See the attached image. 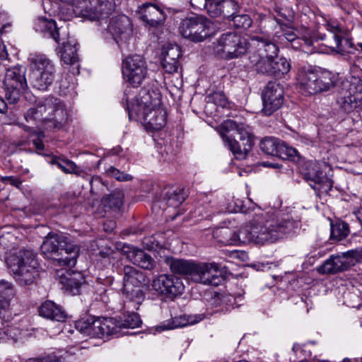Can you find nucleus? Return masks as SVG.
<instances>
[{"label": "nucleus", "instance_id": "1", "mask_svg": "<svg viewBox=\"0 0 362 362\" xmlns=\"http://www.w3.org/2000/svg\"><path fill=\"white\" fill-rule=\"evenodd\" d=\"M297 225L293 220L279 218L273 212H261L255 215L249 226L238 231L237 237L243 243L263 245L290 234Z\"/></svg>", "mask_w": 362, "mask_h": 362}, {"label": "nucleus", "instance_id": "2", "mask_svg": "<svg viewBox=\"0 0 362 362\" xmlns=\"http://www.w3.org/2000/svg\"><path fill=\"white\" fill-rule=\"evenodd\" d=\"M165 262L173 274L185 276L195 283L217 286L225 280L216 263L196 262L173 257H166Z\"/></svg>", "mask_w": 362, "mask_h": 362}, {"label": "nucleus", "instance_id": "3", "mask_svg": "<svg viewBox=\"0 0 362 362\" xmlns=\"http://www.w3.org/2000/svg\"><path fill=\"white\" fill-rule=\"evenodd\" d=\"M42 252L55 267H73L79 255V247L62 233H49L40 247Z\"/></svg>", "mask_w": 362, "mask_h": 362}, {"label": "nucleus", "instance_id": "4", "mask_svg": "<svg viewBox=\"0 0 362 362\" xmlns=\"http://www.w3.org/2000/svg\"><path fill=\"white\" fill-rule=\"evenodd\" d=\"M6 264L21 286L33 284L39 276L37 253L32 249L11 252L6 258Z\"/></svg>", "mask_w": 362, "mask_h": 362}, {"label": "nucleus", "instance_id": "5", "mask_svg": "<svg viewBox=\"0 0 362 362\" xmlns=\"http://www.w3.org/2000/svg\"><path fill=\"white\" fill-rule=\"evenodd\" d=\"M297 81L300 89L315 95L328 92L335 88L338 75L326 69L316 70L311 67H303L298 72Z\"/></svg>", "mask_w": 362, "mask_h": 362}, {"label": "nucleus", "instance_id": "6", "mask_svg": "<svg viewBox=\"0 0 362 362\" xmlns=\"http://www.w3.org/2000/svg\"><path fill=\"white\" fill-rule=\"evenodd\" d=\"M73 11L76 16L90 21L107 19L115 9V0H74Z\"/></svg>", "mask_w": 362, "mask_h": 362}, {"label": "nucleus", "instance_id": "7", "mask_svg": "<svg viewBox=\"0 0 362 362\" xmlns=\"http://www.w3.org/2000/svg\"><path fill=\"white\" fill-rule=\"evenodd\" d=\"M25 74L26 68L23 66H16L6 70L3 81V88L5 91V98L9 104L16 103L28 88Z\"/></svg>", "mask_w": 362, "mask_h": 362}, {"label": "nucleus", "instance_id": "8", "mask_svg": "<svg viewBox=\"0 0 362 362\" xmlns=\"http://www.w3.org/2000/svg\"><path fill=\"white\" fill-rule=\"evenodd\" d=\"M54 77V66L49 59L39 55L33 59L29 81L34 88L47 90L52 84Z\"/></svg>", "mask_w": 362, "mask_h": 362}, {"label": "nucleus", "instance_id": "9", "mask_svg": "<svg viewBox=\"0 0 362 362\" xmlns=\"http://www.w3.org/2000/svg\"><path fill=\"white\" fill-rule=\"evenodd\" d=\"M360 262H362V250H349L340 255H332L317 268V272L321 274H335L349 270Z\"/></svg>", "mask_w": 362, "mask_h": 362}, {"label": "nucleus", "instance_id": "10", "mask_svg": "<svg viewBox=\"0 0 362 362\" xmlns=\"http://www.w3.org/2000/svg\"><path fill=\"white\" fill-rule=\"evenodd\" d=\"M360 262H362V250H349L340 255H332L317 268V272L321 274H335L349 270Z\"/></svg>", "mask_w": 362, "mask_h": 362}, {"label": "nucleus", "instance_id": "11", "mask_svg": "<svg viewBox=\"0 0 362 362\" xmlns=\"http://www.w3.org/2000/svg\"><path fill=\"white\" fill-rule=\"evenodd\" d=\"M250 46L248 39L233 32L222 34L218 40V52L226 59L241 57L247 52Z\"/></svg>", "mask_w": 362, "mask_h": 362}, {"label": "nucleus", "instance_id": "12", "mask_svg": "<svg viewBox=\"0 0 362 362\" xmlns=\"http://www.w3.org/2000/svg\"><path fill=\"white\" fill-rule=\"evenodd\" d=\"M112 317L95 318L88 317L76 322V328L82 334L90 337L103 338L116 335L117 326Z\"/></svg>", "mask_w": 362, "mask_h": 362}, {"label": "nucleus", "instance_id": "13", "mask_svg": "<svg viewBox=\"0 0 362 362\" xmlns=\"http://www.w3.org/2000/svg\"><path fill=\"white\" fill-rule=\"evenodd\" d=\"M38 26L41 30L49 33L59 47V53L61 60L64 64L74 65L78 62V57L77 54L76 44H71L69 41H65L64 39H61L59 30L57 28L56 23L53 20L47 21L46 19H40Z\"/></svg>", "mask_w": 362, "mask_h": 362}, {"label": "nucleus", "instance_id": "14", "mask_svg": "<svg viewBox=\"0 0 362 362\" xmlns=\"http://www.w3.org/2000/svg\"><path fill=\"white\" fill-rule=\"evenodd\" d=\"M210 22L202 15L192 14L180 22L179 30L182 36L189 40L202 42L209 34Z\"/></svg>", "mask_w": 362, "mask_h": 362}, {"label": "nucleus", "instance_id": "15", "mask_svg": "<svg viewBox=\"0 0 362 362\" xmlns=\"http://www.w3.org/2000/svg\"><path fill=\"white\" fill-rule=\"evenodd\" d=\"M303 178L319 193H327L332 188L333 182L315 161H306L300 168Z\"/></svg>", "mask_w": 362, "mask_h": 362}, {"label": "nucleus", "instance_id": "16", "mask_svg": "<svg viewBox=\"0 0 362 362\" xmlns=\"http://www.w3.org/2000/svg\"><path fill=\"white\" fill-rule=\"evenodd\" d=\"M162 103V95L158 88H142L139 93L136 104L127 103V110L129 119L139 116L141 111H148L152 108L160 107Z\"/></svg>", "mask_w": 362, "mask_h": 362}, {"label": "nucleus", "instance_id": "17", "mask_svg": "<svg viewBox=\"0 0 362 362\" xmlns=\"http://www.w3.org/2000/svg\"><path fill=\"white\" fill-rule=\"evenodd\" d=\"M124 78L133 87H138L146 78L148 67L143 57L134 54L126 57L122 62Z\"/></svg>", "mask_w": 362, "mask_h": 362}, {"label": "nucleus", "instance_id": "18", "mask_svg": "<svg viewBox=\"0 0 362 362\" xmlns=\"http://www.w3.org/2000/svg\"><path fill=\"white\" fill-rule=\"evenodd\" d=\"M153 288L160 295L173 300L185 289L181 279L173 274H161L153 280Z\"/></svg>", "mask_w": 362, "mask_h": 362}, {"label": "nucleus", "instance_id": "19", "mask_svg": "<svg viewBox=\"0 0 362 362\" xmlns=\"http://www.w3.org/2000/svg\"><path fill=\"white\" fill-rule=\"evenodd\" d=\"M164 8V6L159 2L149 1L139 6L136 13L145 26L156 28L162 26L166 21L167 15Z\"/></svg>", "mask_w": 362, "mask_h": 362}, {"label": "nucleus", "instance_id": "20", "mask_svg": "<svg viewBox=\"0 0 362 362\" xmlns=\"http://www.w3.org/2000/svg\"><path fill=\"white\" fill-rule=\"evenodd\" d=\"M344 34L341 36L334 35V40L328 42L327 46L332 51L341 54L344 59L347 60L351 68H356L362 63V56L358 49L354 47L352 39L344 37Z\"/></svg>", "mask_w": 362, "mask_h": 362}, {"label": "nucleus", "instance_id": "21", "mask_svg": "<svg viewBox=\"0 0 362 362\" xmlns=\"http://www.w3.org/2000/svg\"><path fill=\"white\" fill-rule=\"evenodd\" d=\"M284 88L276 82L269 81L262 92V113L270 116L278 110L284 103Z\"/></svg>", "mask_w": 362, "mask_h": 362}, {"label": "nucleus", "instance_id": "22", "mask_svg": "<svg viewBox=\"0 0 362 362\" xmlns=\"http://www.w3.org/2000/svg\"><path fill=\"white\" fill-rule=\"evenodd\" d=\"M107 31L119 47L126 46L132 35V25L127 16L113 17L110 21Z\"/></svg>", "mask_w": 362, "mask_h": 362}, {"label": "nucleus", "instance_id": "23", "mask_svg": "<svg viewBox=\"0 0 362 362\" xmlns=\"http://www.w3.org/2000/svg\"><path fill=\"white\" fill-rule=\"evenodd\" d=\"M223 128L226 131H236L235 135L233 137H237L241 143H243V149H239L238 154V159H245L250 151L254 144L253 136L243 127L233 120H227L223 123Z\"/></svg>", "mask_w": 362, "mask_h": 362}, {"label": "nucleus", "instance_id": "24", "mask_svg": "<svg viewBox=\"0 0 362 362\" xmlns=\"http://www.w3.org/2000/svg\"><path fill=\"white\" fill-rule=\"evenodd\" d=\"M209 4V16L216 18L223 16L229 21L239 12L238 3L235 0H214Z\"/></svg>", "mask_w": 362, "mask_h": 362}, {"label": "nucleus", "instance_id": "25", "mask_svg": "<svg viewBox=\"0 0 362 362\" xmlns=\"http://www.w3.org/2000/svg\"><path fill=\"white\" fill-rule=\"evenodd\" d=\"M66 274L59 275L60 282L71 295L80 294L81 289L85 285L84 276L81 272L66 270Z\"/></svg>", "mask_w": 362, "mask_h": 362}, {"label": "nucleus", "instance_id": "26", "mask_svg": "<svg viewBox=\"0 0 362 362\" xmlns=\"http://www.w3.org/2000/svg\"><path fill=\"white\" fill-rule=\"evenodd\" d=\"M136 117L143 118L144 121L156 131L164 127L167 122L166 112L160 107L141 111L139 116H134V118Z\"/></svg>", "mask_w": 362, "mask_h": 362}, {"label": "nucleus", "instance_id": "27", "mask_svg": "<svg viewBox=\"0 0 362 362\" xmlns=\"http://www.w3.org/2000/svg\"><path fill=\"white\" fill-rule=\"evenodd\" d=\"M71 121L69 112L61 102L48 121L46 129L56 131L65 128Z\"/></svg>", "mask_w": 362, "mask_h": 362}, {"label": "nucleus", "instance_id": "28", "mask_svg": "<svg viewBox=\"0 0 362 362\" xmlns=\"http://www.w3.org/2000/svg\"><path fill=\"white\" fill-rule=\"evenodd\" d=\"M206 317L204 313L195 315H181L173 317L170 322L166 325H160L157 327V330L163 331L165 329H172L187 325H194L203 320Z\"/></svg>", "mask_w": 362, "mask_h": 362}, {"label": "nucleus", "instance_id": "29", "mask_svg": "<svg viewBox=\"0 0 362 362\" xmlns=\"http://www.w3.org/2000/svg\"><path fill=\"white\" fill-rule=\"evenodd\" d=\"M39 314L45 318L58 322H64L66 318L64 310L51 300H46L40 306Z\"/></svg>", "mask_w": 362, "mask_h": 362}, {"label": "nucleus", "instance_id": "30", "mask_svg": "<svg viewBox=\"0 0 362 362\" xmlns=\"http://www.w3.org/2000/svg\"><path fill=\"white\" fill-rule=\"evenodd\" d=\"M122 291L126 299L124 308L138 310L145 300L144 291L140 287L122 288Z\"/></svg>", "mask_w": 362, "mask_h": 362}, {"label": "nucleus", "instance_id": "31", "mask_svg": "<svg viewBox=\"0 0 362 362\" xmlns=\"http://www.w3.org/2000/svg\"><path fill=\"white\" fill-rule=\"evenodd\" d=\"M253 43L257 42L258 51L260 52L258 57L276 58L279 49V47L267 37L255 36L252 39Z\"/></svg>", "mask_w": 362, "mask_h": 362}, {"label": "nucleus", "instance_id": "32", "mask_svg": "<svg viewBox=\"0 0 362 362\" xmlns=\"http://www.w3.org/2000/svg\"><path fill=\"white\" fill-rule=\"evenodd\" d=\"M123 274L122 288L140 287L146 282L144 274L132 266H125L123 268Z\"/></svg>", "mask_w": 362, "mask_h": 362}, {"label": "nucleus", "instance_id": "33", "mask_svg": "<svg viewBox=\"0 0 362 362\" xmlns=\"http://www.w3.org/2000/svg\"><path fill=\"white\" fill-rule=\"evenodd\" d=\"M114 322L117 326L115 334H118L122 329H134L141 326L142 321L138 313L127 311L118 317L114 318Z\"/></svg>", "mask_w": 362, "mask_h": 362}, {"label": "nucleus", "instance_id": "34", "mask_svg": "<svg viewBox=\"0 0 362 362\" xmlns=\"http://www.w3.org/2000/svg\"><path fill=\"white\" fill-rule=\"evenodd\" d=\"M128 257L134 264L144 269H153L156 265V262L151 256L143 250L133 249L129 253Z\"/></svg>", "mask_w": 362, "mask_h": 362}, {"label": "nucleus", "instance_id": "35", "mask_svg": "<svg viewBox=\"0 0 362 362\" xmlns=\"http://www.w3.org/2000/svg\"><path fill=\"white\" fill-rule=\"evenodd\" d=\"M45 107V99L39 101L35 107H30L24 115L26 122H41L46 128L47 124V116Z\"/></svg>", "mask_w": 362, "mask_h": 362}, {"label": "nucleus", "instance_id": "36", "mask_svg": "<svg viewBox=\"0 0 362 362\" xmlns=\"http://www.w3.org/2000/svg\"><path fill=\"white\" fill-rule=\"evenodd\" d=\"M124 194L120 191H114L110 194L104 196L101 199V204L105 211H111L117 212L123 205Z\"/></svg>", "mask_w": 362, "mask_h": 362}, {"label": "nucleus", "instance_id": "37", "mask_svg": "<svg viewBox=\"0 0 362 362\" xmlns=\"http://www.w3.org/2000/svg\"><path fill=\"white\" fill-rule=\"evenodd\" d=\"M251 64L255 66V71L258 74L273 76V59L258 57L252 54L249 57Z\"/></svg>", "mask_w": 362, "mask_h": 362}, {"label": "nucleus", "instance_id": "38", "mask_svg": "<svg viewBox=\"0 0 362 362\" xmlns=\"http://www.w3.org/2000/svg\"><path fill=\"white\" fill-rule=\"evenodd\" d=\"M186 197L183 189H170L163 194V202L168 206L177 207L185 200Z\"/></svg>", "mask_w": 362, "mask_h": 362}, {"label": "nucleus", "instance_id": "39", "mask_svg": "<svg viewBox=\"0 0 362 362\" xmlns=\"http://www.w3.org/2000/svg\"><path fill=\"white\" fill-rule=\"evenodd\" d=\"M13 285L6 280H0V308L6 309L15 296Z\"/></svg>", "mask_w": 362, "mask_h": 362}, {"label": "nucleus", "instance_id": "40", "mask_svg": "<svg viewBox=\"0 0 362 362\" xmlns=\"http://www.w3.org/2000/svg\"><path fill=\"white\" fill-rule=\"evenodd\" d=\"M350 233L349 224L341 220H337L335 223H331L330 238L335 240H341L346 238Z\"/></svg>", "mask_w": 362, "mask_h": 362}, {"label": "nucleus", "instance_id": "41", "mask_svg": "<svg viewBox=\"0 0 362 362\" xmlns=\"http://www.w3.org/2000/svg\"><path fill=\"white\" fill-rule=\"evenodd\" d=\"M337 103L344 112L347 113L354 111V110L362 105V103L358 101V98L351 95L349 93L343 96L339 97Z\"/></svg>", "mask_w": 362, "mask_h": 362}, {"label": "nucleus", "instance_id": "42", "mask_svg": "<svg viewBox=\"0 0 362 362\" xmlns=\"http://www.w3.org/2000/svg\"><path fill=\"white\" fill-rule=\"evenodd\" d=\"M290 62L284 57L273 58V76L282 78L291 70Z\"/></svg>", "mask_w": 362, "mask_h": 362}, {"label": "nucleus", "instance_id": "43", "mask_svg": "<svg viewBox=\"0 0 362 362\" xmlns=\"http://www.w3.org/2000/svg\"><path fill=\"white\" fill-rule=\"evenodd\" d=\"M230 25L235 29L247 30L252 25V19L246 13H235L229 21Z\"/></svg>", "mask_w": 362, "mask_h": 362}, {"label": "nucleus", "instance_id": "44", "mask_svg": "<svg viewBox=\"0 0 362 362\" xmlns=\"http://www.w3.org/2000/svg\"><path fill=\"white\" fill-rule=\"evenodd\" d=\"M279 141L275 137H265L261 140L259 148L265 154L276 156Z\"/></svg>", "mask_w": 362, "mask_h": 362}, {"label": "nucleus", "instance_id": "45", "mask_svg": "<svg viewBox=\"0 0 362 362\" xmlns=\"http://www.w3.org/2000/svg\"><path fill=\"white\" fill-rule=\"evenodd\" d=\"M277 151L278 153L276 156L282 160H295L296 158L298 156V152L294 148L289 146L286 142L281 140L279 141Z\"/></svg>", "mask_w": 362, "mask_h": 362}, {"label": "nucleus", "instance_id": "46", "mask_svg": "<svg viewBox=\"0 0 362 362\" xmlns=\"http://www.w3.org/2000/svg\"><path fill=\"white\" fill-rule=\"evenodd\" d=\"M65 358L55 353L44 354L36 358H28L26 362H64Z\"/></svg>", "mask_w": 362, "mask_h": 362}, {"label": "nucleus", "instance_id": "47", "mask_svg": "<svg viewBox=\"0 0 362 362\" xmlns=\"http://www.w3.org/2000/svg\"><path fill=\"white\" fill-rule=\"evenodd\" d=\"M348 93L358 98V101L362 103V80L354 78L349 85Z\"/></svg>", "mask_w": 362, "mask_h": 362}, {"label": "nucleus", "instance_id": "48", "mask_svg": "<svg viewBox=\"0 0 362 362\" xmlns=\"http://www.w3.org/2000/svg\"><path fill=\"white\" fill-rule=\"evenodd\" d=\"M232 136L233 135L230 136H225L223 137V140L235 157L238 159L237 153H238L239 149L240 151L243 149V143H241V141L238 139L237 137L232 138Z\"/></svg>", "mask_w": 362, "mask_h": 362}, {"label": "nucleus", "instance_id": "49", "mask_svg": "<svg viewBox=\"0 0 362 362\" xmlns=\"http://www.w3.org/2000/svg\"><path fill=\"white\" fill-rule=\"evenodd\" d=\"M61 100L55 97L49 96L45 98V107L46 109V115H48L47 122L50 120V117L53 115L54 112L60 104Z\"/></svg>", "mask_w": 362, "mask_h": 362}, {"label": "nucleus", "instance_id": "50", "mask_svg": "<svg viewBox=\"0 0 362 362\" xmlns=\"http://www.w3.org/2000/svg\"><path fill=\"white\" fill-rule=\"evenodd\" d=\"M107 176L114 177L118 181H129L132 180V176L120 171L117 168L111 166L106 170Z\"/></svg>", "mask_w": 362, "mask_h": 362}, {"label": "nucleus", "instance_id": "51", "mask_svg": "<svg viewBox=\"0 0 362 362\" xmlns=\"http://www.w3.org/2000/svg\"><path fill=\"white\" fill-rule=\"evenodd\" d=\"M277 23L280 25L282 30V34L281 35V37H283L288 42L299 44V38L297 37L296 33L293 31L286 30L287 25L286 24L281 23L279 20L277 21Z\"/></svg>", "mask_w": 362, "mask_h": 362}, {"label": "nucleus", "instance_id": "52", "mask_svg": "<svg viewBox=\"0 0 362 362\" xmlns=\"http://www.w3.org/2000/svg\"><path fill=\"white\" fill-rule=\"evenodd\" d=\"M162 66L167 73L173 74L177 71L180 63L177 60L169 61L168 59L163 58Z\"/></svg>", "mask_w": 362, "mask_h": 362}, {"label": "nucleus", "instance_id": "53", "mask_svg": "<svg viewBox=\"0 0 362 362\" xmlns=\"http://www.w3.org/2000/svg\"><path fill=\"white\" fill-rule=\"evenodd\" d=\"M181 56L180 48L178 46H172L168 48L163 56L164 59H168L169 61L177 60Z\"/></svg>", "mask_w": 362, "mask_h": 362}, {"label": "nucleus", "instance_id": "54", "mask_svg": "<svg viewBox=\"0 0 362 362\" xmlns=\"http://www.w3.org/2000/svg\"><path fill=\"white\" fill-rule=\"evenodd\" d=\"M327 29L329 32L328 35L329 42L334 40V35L341 36L344 33L342 28L338 24H327Z\"/></svg>", "mask_w": 362, "mask_h": 362}, {"label": "nucleus", "instance_id": "55", "mask_svg": "<svg viewBox=\"0 0 362 362\" xmlns=\"http://www.w3.org/2000/svg\"><path fill=\"white\" fill-rule=\"evenodd\" d=\"M214 0H190V4L194 9H206L209 14V4H214Z\"/></svg>", "mask_w": 362, "mask_h": 362}, {"label": "nucleus", "instance_id": "56", "mask_svg": "<svg viewBox=\"0 0 362 362\" xmlns=\"http://www.w3.org/2000/svg\"><path fill=\"white\" fill-rule=\"evenodd\" d=\"M216 234L222 237L219 241L224 244H232L233 241L235 240L230 238V235L233 233L227 228H222L220 230H216Z\"/></svg>", "mask_w": 362, "mask_h": 362}, {"label": "nucleus", "instance_id": "57", "mask_svg": "<svg viewBox=\"0 0 362 362\" xmlns=\"http://www.w3.org/2000/svg\"><path fill=\"white\" fill-rule=\"evenodd\" d=\"M62 165H59V168L64 173H74V171L76 170V165L70 160L64 159V162H62Z\"/></svg>", "mask_w": 362, "mask_h": 362}, {"label": "nucleus", "instance_id": "58", "mask_svg": "<svg viewBox=\"0 0 362 362\" xmlns=\"http://www.w3.org/2000/svg\"><path fill=\"white\" fill-rule=\"evenodd\" d=\"M115 254V251L110 247H104L98 252V255L103 259L113 257Z\"/></svg>", "mask_w": 362, "mask_h": 362}, {"label": "nucleus", "instance_id": "59", "mask_svg": "<svg viewBox=\"0 0 362 362\" xmlns=\"http://www.w3.org/2000/svg\"><path fill=\"white\" fill-rule=\"evenodd\" d=\"M1 180L3 182H8L11 185L17 187H19L22 184L21 180L18 177H14V176L1 177Z\"/></svg>", "mask_w": 362, "mask_h": 362}, {"label": "nucleus", "instance_id": "60", "mask_svg": "<svg viewBox=\"0 0 362 362\" xmlns=\"http://www.w3.org/2000/svg\"><path fill=\"white\" fill-rule=\"evenodd\" d=\"M89 184L90 185V193L95 194L94 192V184L103 185L101 179L98 176L90 177L89 180Z\"/></svg>", "mask_w": 362, "mask_h": 362}, {"label": "nucleus", "instance_id": "61", "mask_svg": "<svg viewBox=\"0 0 362 362\" xmlns=\"http://www.w3.org/2000/svg\"><path fill=\"white\" fill-rule=\"evenodd\" d=\"M33 144L37 151L39 154H42L41 151L44 150L45 145L43 142L40 139H34L33 141Z\"/></svg>", "mask_w": 362, "mask_h": 362}, {"label": "nucleus", "instance_id": "62", "mask_svg": "<svg viewBox=\"0 0 362 362\" xmlns=\"http://www.w3.org/2000/svg\"><path fill=\"white\" fill-rule=\"evenodd\" d=\"M115 227V223L112 221H106L103 225V228L105 232L112 233Z\"/></svg>", "mask_w": 362, "mask_h": 362}, {"label": "nucleus", "instance_id": "63", "mask_svg": "<svg viewBox=\"0 0 362 362\" xmlns=\"http://www.w3.org/2000/svg\"><path fill=\"white\" fill-rule=\"evenodd\" d=\"M98 281L105 286H111L113 284L114 278L112 276H106L104 279L98 277Z\"/></svg>", "mask_w": 362, "mask_h": 362}, {"label": "nucleus", "instance_id": "64", "mask_svg": "<svg viewBox=\"0 0 362 362\" xmlns=\"http://www.w3.org/2000/svg\"><path fill=\"white\" fill-rule=\"evenodd\" d=\"M74 174L82 177L83 178L88 177L90 175L85 172L83 170L81 169L77 165L76 168V170L74 171Z\"/></svg>", "mask_w": 362, "mask_h": 362}]
</instances>
